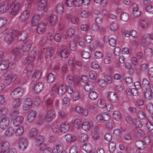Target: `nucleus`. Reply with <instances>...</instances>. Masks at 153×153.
I'll return each instance as SVG.
<instances>
[{"instance_id": "f257e3e1", "label": "nucleus", "mask_w": 153, "mask_h": 153, "mask_svg": "<svg viewBox=\"0 0 153 153\" xmlns=\"http://www.w3.org/2000/svg\"><path fill=\"white\" fill-rule=\"evenodd\" d=\"M8 3L10 5V15L13 16L16 15L22 7L21 4L15 0H8Z\"/></svg>"}, {"instance_id": "f03ea898", "label": "nucleus", "mask_w": 153, "mask_h": 153, "mask_svg": "<svg viewBox=\"0 0 153 153\" xmlns=\"http://www.w3.org/2000/svg\"><path fill=\"white\" fill-rule=\"evenodd\" d=\"M17 76L10 71H6L1 76V79L8 84L14 82L17 78Z\"/></svg>"}, {"instance_id": "7ed1b4c3", "label": "nucleus", "mask_w": 153, "mask_h": 153, "mask_svg": "<svg viewBox=\"0 0 153 153\" xmlns=\"http://www.w3.org/2000/svg\"><path fill=\"white\" fill-rule=\"evenodd\" d=\"M30 13L28 10L23 11L19 18V22L23 24V26H26L28 23L27 20L29 17Z\"/></svg>"}, {"instance_id": "20e7f679", "label": "nucleus", "mask_w": 153, "mask_h": 153, "mask_svg": "<svg viewBox=\"0 0 153 153\" xmlns=\"http://www.w3.org/2000/svg\"><path fill=\"white\" fill-rule=\"evenodd\" d=\"M45 138L44 136L39 135L38 136L35 138V143L36 145L39 147L41 150H43L44 147H45V144H43Z\"/></svg>"}, {"instance_id": "39448f33", "label": "nucleus", "mask_w": 153, "mask_h": 153, "mask_svg": "<svg viewBox=\"0 0 153 153\" xmlns=\"http://www.w3.org/2000/svg\"><path fill=\"white\" fill-rule=\"evenodd\" d=\"M23 90L21 88L14 89L12 92L11 95L13 98L15 99H20L23 94Z\"/></svg>"}, {"instance_id": "423d86ee", "label": "nucleus", "mask_w": 153, "mask_h": 153, "mask_svg": "<svg viewBox=\"0 0 153 153\" xmlns=\"http://www.w3.org/2000/svg\"><path fill=\"white\" fill-rule=\"evenodd\" d=\"M36 53L35 51H31L29 53L27 57H26L23 62V64H27L28 63H31L35 59Z\"/></svg>"}, {"instance_id": "0eeeda50", "label": "nucleus", "mask_w": 153, "mask_h": 153, "mask_svg": "<svg viewBox=\"0 0 153 153\" xmlns=\"http://www.w3.org/2000/svg\"><path fill=\"white\" fill-rule=\"evenodd\" d=\"M107 96L109 102H116L118 101L117 94L114 92H109L107 93Z\"/></svg>"}, {"instance_id": "6e6552de", "label": "nucleus", "mask_w": 153, "mask_h": 153, "mask_svg": "<svg viewBox=\"0 0 153 153\" xmlns=\"http://www.w3.org/2000/svg\"><path fill=\"white\" fill-rule=\"evenodd\" d=\"M55 116L54 111L52 109H50L47 112L45 120L47 122H50L53 119Z\"/></svg>"}, {"instance_id": "1a4fd4ad", "label": "nucleus", "mask_w": 153, "mask_h": 153, "mask_svg": "<svg viewBox=\"0 0 153 153\" xmlns=\"http://www.w3.org/2000/svg\"><path fill=\"white\" fill-rule=\"evenodd\" d=\"M32 44V42L30 39L25 40L22 44V50L24 52L28 51L31 47Z\"/></svg>"}, {"instance_id": "9d476101", "label": "nucleus", "mask_w": 153, "mask_h": 153, "mask_svg": "<svg viewBox=\"0 0 153 153\" xmlns=\"http://www.w3.org/2000/svg\"><path fill=\"white\" fill-rule=\"evenodd\" d=\"M12 34H7L4 37V40L7 43L9 44L12 42L17 35V31H14Z\"/></svg>"}, {"instance_id": "9b49d317", "label": "nucleus", "mask_w": 153, "mask_h": 153, "mask_svg": "<svg viewBox=\"0 0 153 153\" xmlns=\"http://www.w3.org/2000/svg\"><path fill=\"white\" fill-rule=\"evenodd\" d=\"M110 116L105 113H102L98 114L96 117V119L99 123H102L104 121L108 120L110 119Z\"/></svg>"}, {"instance_id": "f8f14e48", "label": "nucleus", "mask_w": 153, "mask_h": 153, "mask_svg": "<svg viewBox=\"0 0 153 153\" xmlns=\"http://www.w3.org/2000/svg\"><path fill=\"white\" fill-rule=\"evenodd\" d=\"M9 121L7 117L0 118V128L3 130H4L9 125Z\"/></svg>"}, {"instance_id": "ddd939ff", "label": "nucleus", "mask_w": 153, "mask_h": 153, "mask_svg": "<svg viewBox=\"0 0 153 153\" xmlns=\"http://www.w3.org/2000/svg\"><path fill=\"white\" fill-rule=\"evenodd\" d=\"M57 17L56 15H53L49 16L48 19V25L50 27L54 26L57 22Z\"/></svg>"}, {"instance_id": "4468645a", "label": "nucleus", "mask_w": 153, "mask_h": 153, "mask_svg": "<svg viewBox=\"0 0 153 153\" xmlns=\"http://www.w3.org/2000/svg\"><path fill=\"white\" fill-rule=\"evenodd\" d=\"M133 14L134 16L137 17L141 14V10L140 9L139 5L137 4H134L132 7Z\"/></svg>"}, {"instance_id": "2eb2a0df", "label": "nucleus", "mask_w": 153, "mask_h": 153, "mask_svg": "<svg viewBox=\"0 0 153 153\" xmlns=\"http://www.w3.org/2000/svg\"><path fill=\"white\" fill-rule=\"evenodd\" d=\"M47 6L46 0H40L37 7V9L39 11H45Z\"/></svg>"}, {"instance_id": "dca6fc26", "label": "nucleus", "mask_w": 153, "mask_h": 153, "mask_svg": "<svg viewBox=\"0 0 153 153\" xmlns=\"http://www.w3.org/2000/svg\"><path fill=\"white\" fill-rule=\"evenodd\" d=\"M63 143L59 141L52 150L53 153H60L63 149Z\"/></svg>"}, {"instance_id": "f3484780", "label": "nucleus", "mask_w": 153, "mask_h": 153, "mask_svg": "<svg viewBox=\"0 0 153 153\" xmlns=\"http://www.w3.org/2000/svg\"><path fill=\"white\" fill-rule=\"evenodd\" d=\"M32 104L30 99L27 98L25 99L23 103V108L25 110H28L31 107Z\"/></svg>"}, {"instance_id": "a211bd4d", "label": "nucleus", "mask_w": 153, "mask_h": 153, "mask_svg": "<svg viewBox=\"0 0 153 153\" xmlns=\"http://www.w3.org/2000/svg\"><path fill=\"white\" fill-rule=\"evenodd\" d=\"M24 121V117L22 116L16 117L13 120V123L14 126H17L22 124Z\"/></svg>"}, {"instance_id": "6ab92c4d", "label": "nucleus", "mask_w": 153, "mask_h": 153, "mask_svg": "<svg viewBox=\"0 0 153 153\" xmlns=\"http://www.w3.org/2000/svg\"><path fill=\"white\" fill-rule=\"evenodd\" d=\"M46 24L43 23H39L36 29V32L38 34H42L45 31Z\"/></svg>"}, {"instance_id": "aec40b11", "label": "nucleus", "mask_w": 153, "mask_h": 153, "mask_svg": "<svg viewBox=\"0 0 153 153\" xmlns=\"http://www.w3.org/2000/svg\"><path fill=\"white\" fill-rule=\"evenodd\" d=\"M27 140L25 138H21L19 140V147L22 150H25L27 146Z\"/></svg>"}, {"instance_id": "412c9836", "label": "nucleus", "mask_w": 153, "mask_h": 153, "mask_svg": "<svg viewBox=\"0 0 153 153\" xmlns=\"http://www.w3.org/2000/svg\"><path fill=\"white\" fill-rule=\"evenodd\" d=\"M70 126L69 123L67 122L63 123L61 125L60 131L62 133H66L69 130Z\"/></svg>"}, {"instance_id": "4be33fe9", "label": "nucleus", "mask_w": 153, "mask_h": 153, "mask_svg": "<svg viewBox=\"0 0 153 153\" xmlns=\"http://www.w3.org/2000/svg\"><path fill=\"white\" fill-rule=\"evenodd\" d=\"M9 62L8 60H5L2 61L0 63V70H4L6 69L9 67Z\"/></svg>"}, {"instance_id": "5701e85b", "label": "nucleus", "mask_w": 153, "mask_h": 153, "mask_svg": "<svg viewBox=\"0 0 153 153\" xmlns=\"http://www.w3.org/2000/svg\"><path fill=\"white\" fill-rule=\"evenodd\" d=\"M42 75L41 71L39 70L35 71L33 73L32 77V80L33 81L36 82L39 80Z\"/></svg>"}, {"instance_id": "b1692460", "label": "nucleus", "mask_w": 153, "mask_h": 153, "mask_svg": "<svg viewBox=\"0 0 153 153\" xmlns=\"http://www.w3.org/2000/svg\"><path fill=\"white\" fill-rule=\"evenodd\" d=\"M36 112L34 111H31L28 115L27 120L30 123L32 122L36 117Z\"/></svg>"}, {"instance_id": "393cba45", "label": "nucleus", "mask_w": 153, "mask_h": 153, "mask_svg": "<svg viewBox=\"0 0 153 153\" xmlns=\"http://www.w3.org/2000/svg\"><path fill=\"white\" fill-rule=\"evenodd\" d=\"M9 146L10 144L8 141H5L2 142L1 145V152L4 153L6 152L9 149Z\"/></svg>"}, {"instance_id": "a878e982", "label": "nucleus", "mask_w": 153, "mask_h": 153, "mask_svg": "<svg viewBox=\"0 0 153 153\" xmlns=\"http://www.w3.org/2000/svg\"><path fill=\"white\" fill-rule=\"evenodd\" d=\"M39 15L38 14L34 15L32 17L31 21V24L33 26H34L36 25L40 19Z\"/></svg>"}, {"instance_id": "bb28decb", "label": "nucleus", "mask_w": 153, "mask_h": 153, "mask_svg": "<svg viewBox=\"0 0 153 153\" xmlns=\"http://www.w3.org/2000/svg\"><path fill=\"white\" fill-rule=\"evenodd\" d=\"M93 125L92 122H85L82 124L81 127L83 130L86 131L89 130Z\"/></svg>"}, {"instance_id": "cd10ccee", "label": "nucleus", "mask_w": 153, "mask_h": 153, "mask_svg": "<svg viewBox=\"0 0 153 153\" xmlns=\"http://www.w3.org/2000/svg\"><path fill=\"white\" fill-rule=\"evenodd\" d=\"M9 5L7 0V2L0 6V13H3L6 12L9 8Z\"/></svg>"}, {"instance_id": "c85d7f7f", "label": "nucleus", "mask_w": 153, "mask_h": 153, "mask_svg": "<svg viewBox=\"0 0 153 153\" xmlns=\"http://www.w3.org/2000/svg\"><path fill=\"white\" fill-rule=\"evenodd\" d=\"M43 86L42 83H38L35 85L33 88V91L36 93H39L42 90Z\"/></svg>"}, {"instance_id": "c756f323", "label": "nucleus", "mask_w": 153, "mask_h": 153, "mask_svg": "<svg viewBox=\"0 0 153 153\" xmlns=\"http://www.w3.org/2000/svg\"><path fill=\"white\" fill-rule=\"evenodd\" d=\"M135 145L137 148L140 149H143L146 147V146L143 141L138 140L136 142Z\"/></svg>"}, {"instance_id": "7c9ffc66", "label": "nucleus", "mask_w": 153, "mask_h": 153, "mask_svg": "<svg viewBox=\"0 0 153 153\" xmlns=\"http://www.w3.org/2000/svg\"><path fill=\"white\" fill-rule=\"evenodd\" d=\"M44 49L45 48H44ZM45 56L47 58H51L53 54V50L52 48L47 47L45 48Z\"/></svg>"}, {"instance_id": "2f4dec72", "label": "nucleus", "mask_w": 153, "mask_h": 153, "mask_svg": "<svg viewBox=\"0 0 153 153\" xmlns=\"http://www.w3.org/2000/svg\"><path fill=\"white\" fill-rule=\"evenodd\" d=\"M14 31H17L13 30L11 29V27L9 26H6L2 31V33L4 34H12L13 32Z\"/></svg>"}, {"instance_id": "473e14b6", "label": "nucleus", "mask_w": 153, "mask_h": 153, "mask_svg": "<svg viewBox=\"0 0 153 153\" xmlns=\"http://www.w3.org/2000/svg\"><path fill=\"white\" fill-rule=\"evenodd\" d=\"M27 35V32L23 31L21 32L19 35L17 39L19 41L24 40L26 38Z\"/></svg>"}, {"instance_id": "72a5a7b5", "label": "nucleus", "mask_w": 153, "mask_h": 153, "mask_svg": "<svg viewBox=\"0 0 153 153\" xmlns=\"http://www.w3.org/2000/svg\"><path fill=\"white\" fill-rule=\"evenodd\" d=\"M12 53L14 56L15 57L14 59L15 60H17L18 59V57L19 56L20 54L19 53V49L18 48H16L13 50L12 51Z\"/></svg>"}, {"instance_id": "f704fd0d", "label": "nucleus", "mask_w": 153, "mask_h": 153, "mask_svg": "<svg viewBox=\"0 0 153 153\" xmlns=\"http://www.w3.org/2000/svg\"><path fill=\"white\" fill-rule=\"evenodd\" d=\"M153 54L152 50L149 48H146L144 51V54L146 57H151Z\"/></svg>"}, {"instance_id": "c9c22d12", "label": "nucleus", "mask_w": 153, "mask_h": 153, "mask_svg": "<svg viewBox=\"0 0 153 153\" xmlns=\"http://www.w3.org/2000/svg\"><path fill=\"white\" fill-rule=\"evenodd\" d=\"M59 86L56 85H52L51 92L53 96H55L58 94Z\"/></svg>"}, {"instance_id": "e433bc0d", "label": "nucleus", "mask_w": 153, "mask_h": 153, "mask_svg": "<svg viewBox=\"0 0 153 153\" xmlns=\"http://www.w3.org/2000/svg\"><path fill=\"white\" fill-rule=\"evenodd\" d=\"M79 139L80 142H84L88 140V136L85 134H80L79 136Z\"/></svg>"}, {"instance_id": "4c0bfd02", "label": "nucleus", "mask_w": 153, "mask_h": 153, "mask_svg": "<svg viewBox=\"0 0 153 153\" xmlns=\"http://www.w3.org/2000/svg\"><path fill=\"white\" fill-rule=\"evenodd\" d=\"M119 28V25L117 23L114 22L112 23L110 25V29L111 31H115L117 30Z\"/></svg>"}, {"instance_id": "58836bf2", "label": "nucleus", "mask_w": 153, "mask_h": 153, "mask_svg": "<svg viewBox=\"0 0 153 153\" xmlns=\"http://www.w3.org/2000/svg\"><path fill=\"white\" fill-rule=\"evenodd\" d=\"M56 10L57 12L60 14H62L63 11V6L62 4H58L56 6Z\"/></svg>"}, {"instance_id": "ea45409f", "label": "nucleus", "mask_w": 153, "mask_h": 153, "mask_svg": "<svg viewBox=\"0 0 153 153\" xmlns=\"http://www.w3.org/2000/svg\"><path fill=\"white\" fill-rule=\"evenodd\" d=\"M8 110L7 108H2L0 110V118H5L7 117L6 115L8 112Z\"/></svg>"}, {"instance_id": "a19ab883", "label": "nucleus", "mask_w": 153, "mask_h": 153, "mask_svg": "<svg viewBox=\"0 0 153 153\" xmlns=\"http://www.w3.org/2000/svg\"><path fill=\"white\" fill-rule=\"evenodd\" d=\"M66 92V89L65 86L62 85L59 86L58 94L59 95H62L65 94Z\"/></svg>"}, {"instance_id": "79ce46f5", "label": "nucleus", "mask_w": 153, "mask_h": 153, "mask_svg": "<svg viewBox=\"0 0 153 153\" xmlns=\"http://www.w3.org/2000/svg\"><path fill=\"white\" fill-rule=\"evenodd\" d=\"M149 24V22L146 20H142L140 21V25L143 28H146L148 27Z\"/></svg>"}, {"instance_id": "37998d69", "label": "nucleus", "mask_w": 153, "mask_h": 153, "mask_svg": "<svg viewBox=\"0 0 153 153\" xmlns=\"http://www.w3.org/2000/svg\"><path fill=\"white\" fill-rule=\"evenodd\" d=\"M97 105L99 107L101 108H104L106 106V103L105 100L101 99L98 100Z\"/></svg>"}, {"instance_id": "c03bdc74", "label": "nucleus", "mask_w": 153, "mask_h": 153, "mask_svg": "<svg viewBox=\"0 0 153 153\" xmlns=\"http://www.w3.org/2000/svg\"><path fill=\"white\" fill-rule=\"evenodd\" d=\"M114 118L117 120H119L121 118V115L120 113L118 111H115L113 114Z\"/></svg>"}, {"instance_id": "a18cd8bd", "label": "nucleus", "mask_w": 153, "mask_h": 153, "mask_svg": "<svg viewBox=\"0 0 153 153\" xmlns=\"http://www.w3.org/2000/svg\"><path fill=\"white\" fill-rule=\"evenodd\" d=\"M15 129L12 127H10L6 131L5 134L7 136H12L14 133Z\"/></svg>"}, {"instance_id": "49530a36", "label": "nucleus", "mask_w": 153, "mask_h": 153, "mask_svg": "<svg viewBox=\"0 0 153 153\" xmlns=\"http://www.w3.org/2000/svg\"><path fill=\"white\" fill-rule=\"evenodd\" d=\"M82 149L86 152L90 153L91 149V146L89 144L85 143L83 145Z\"/></svg>"}, {"instance_id": "de8ad7c7", "label": "nucleus", "mask_w": 153, "mask_h": 153, "mask_svg": "<svg viewBox=\"0 0 153 153\" xmlns=\"http://www.w3.org/2000/svg\"><path fill=\"white\" fill-rule=\"evenodd\" d=\"M65 138L67 143L71 142L75 139V137L70 134H67L65 136Z\"/></svg>"}, {"instance_id": "09e8293b", "label": "nucleus", "mask_w": 153, "mask_h": 153, "mask_svg": "<svg viewBox=\"0 0 153 153\" xmlns=\"http://www.w3.org/2000/svg\"><path fill=\"white\" fill-rule=\"evenodd\" d=\"M98 97L97 93L94 91H92L90 92L89 95V98L92 100H95Z\"/></svg>"}, {"instance_id": "8fccbe9b", "label": "nucleus", "mask_w": 153, "mask_h": 153, "mask_svg": "<svg viewBox=\"0 0 153 153\" xmlns=\"http://www.w3.org/2000/svg\"><path fill=\"white\" fill-rule=\"evenodd\" d=\"M145 92H144V94L146 99L150 100L152 98V92H150L147 89Z\"/></svg>"}, {"instance_id": "3c124183", "label": "nucleus", "mask_w": 153, "mask_h": 153, "mask_svg": "<svg viewBox=\"0 0 153 153\" xmlns=\"http://www.w3.org/2000/svg\"><path fill=\"white\" fill-rule=\"evenodd\" d=\"M24 128L22 126L19 127L16 130L15 134L16 136H20L22 135L24 132Z\"/></svg>"}, {"instance_id": "603ef678", "label": "nucleus", "mask_w": 153, "mask_h": 153, "mask_svg": "<svg viewBox=\"0 0 153 153\" xmlns=\"http://www.w3.org/2000/svg\"><path fill=\"white\" fill-rule=\"evenodd\" d=\"M60 54L61 56L64 58H68L69 56V53L68 52L67 50L65 49L61 51Z\"/></svg>"}, {"instance_id": "864d4df0", "label": "nucleus", "mask_w": 153, "mask_h": 153, "mask_svg": "<svg viewBox=\"0 0 153 153\" xmlns=\"http://www.w3.org/2000/svg\"><path fill=\"white\" fill-rule=\"evenodd\" d=\"M142 86L145 89H147L150 87V83L149 81L147 79H144L142 81Z\"/></svg>"}, {"instance_id": "5fc2aeb1", "label": "nucleus", "mask_w": 153, "mask_h": 153, "mask_svg": "<svg viewBox=\"0 0 153 153\" xmlns=\"http://www.w3.org/2000/svg\"><path fill=\"white\" fill-rule=\"evenodd\" d=\"M13 103V106L14 108H18L21 104L20 99H15Z\"/></svg>"}, {"instance_id": "6e6d98bb", "label": "nucleus", "mask_w": 153, "mask_h": 153, "mask_svg": "<svg viewBox=\"0 0 153 153\" xmlns=\"http://www.w3.org/2000/svg\"><path fill=\"white\" fill-rule=\"evenodd\" d=\"M120 17L122 21L126 22L128 20L129 15L126 13L123 12L121 14Z\"/></svg>"}, {"instance_id": "4d7b16f0", "label": "nucleus", "mask_w": 153, "mask_h": 153, "mask_svg": "<svg viewBox=\"0 0 153 153\" xmlns=\"http://www.w3.org/2000/svg\"><path fill=\"white\" fill-rule=\"evenodd\" d=\"M116 147L115 143L114 142H111L109 144V148L110 151L113 153L115 150Z\"/></svg>"}, {"instance_id": "13d9d810", "label": "nucleus", "mask_w": 153, "mask_h": 153, "mask_svg": "<svg viewBox=\"0 0 153 153\" xmlns=\"http://www.w3.org/2000/svg\"><path fill=\"white\" fill-rule=\"evenodd\" d=\"M69 48L71 51H75L76 50V45L75 42L74 41H70L69 43Z\"/></svg>"}, {"instance_id": "bf43d9fd", "label": "nucleus", "mask_w": 153, "mask_h": 153, "mask_svg": "<svg viewBox=\"0 0 153 153\" xmlns=\"http://www.w3.org/2000/svg\"><path fill=\"white\" fill-rule=\"evenodd\" d=\"M55 79L54 76L52 73H50L48 75L47 80L49 83H51Z\"/></svg>"}, {"instance_id": "052dcab7", "label": "nucleus", "mask_w": 153, "mask_h": 153, "mask_svg": "<svg viewBox=\"0 0 153 153\" xmlns=\"http://www.w3.org/2000/svg\"><path fill=\"white\" fill-rule=\"evenodd\" d=\"M137 127L141 128L143 127V124L140 120L137 119H134L133 124Z\"/></svg>"}, {"instance_id": "680f3d73", "label": "nucleus", "mask_w": 153, "mask_h": 153, "mask_svg": "<svg viewBox=\"0 0 153 153\" xmlns=\"http://www.w3.org/2000/svg\"><path fill=\"white\" fill-rule=\"evenodd\" d=\"M74 124L76 128L79 129L82 126V123L81 121L79 119H76L74 121Z\"/></svg>"}, {"instance_id": "e2e57ef3", "label": "nucleus", "mask_w": 153, "mask_h": 153, "mask_svg": "<svg viewBox=\"0 0 153 153\" xmlns=\"http://www.w3.org/2000/svg\"><path fill=\"white\" fill-rule=\"evenodd\" d=\"M52 130L54 133H58L60 131L59 126L56 124L53 125L52 127Z\"/></svg>"}, {"instance_id": "0e129e2a", "label": "nucleus", "mask_w": 153, "mask_h": 153, "mask_svg": "<svg viewBox=\"0 0 153 153\" xmlns=\"http://www.w3.org/2000/svg\"><path fill=\"white\" fill-rule=\"evenodd\" d=\"M37 130L36 128H32L30 131V137H34L37 134Z\"/></svg>"}, {"instance_id": "69168bd1", "label": "nucleus", "mask_w": 153, "mask_h": 153, "mask_svg": "<svg viewBox=\"0 0 153 153\" xmlns=\"http://www.w3.org/2000/svg\"><path fill=\"white\" fill-rule=\"evenodd\" d=\"M73 100L76 101L78 100L79 98V94L78 91H74L72 95Z\"/></svg>"}, {"instance_id": "338daca9", "label": "nucleus", "mask_w": 153, "mask_h": 153, "mask_svg": "<svg viewBox=\"0 0 153 153\" xmlns=\"http://www.w3.org/2000/svg\"><path fill=\"white\" fill-rule=\"evenodd\" d=\"M33 68V65L32 63H28L25 68L26 71L28 72H31Z\"/></svg>"}, {"instance_id": "774afa93", "label": "nucleus", "mask_w": 153, "mask_h": 153, "mask_svg": "<svg viewBox=\"0 0 153 153\" xmlns=\"http://www.w3.org/2000/svg\"><path fill=\"white\" fill-rule=\"evenodd\" d=\"M146 108L149 111L153 114V105L151 103H149L147 105Z\"/></svg>"}]
</instances>
